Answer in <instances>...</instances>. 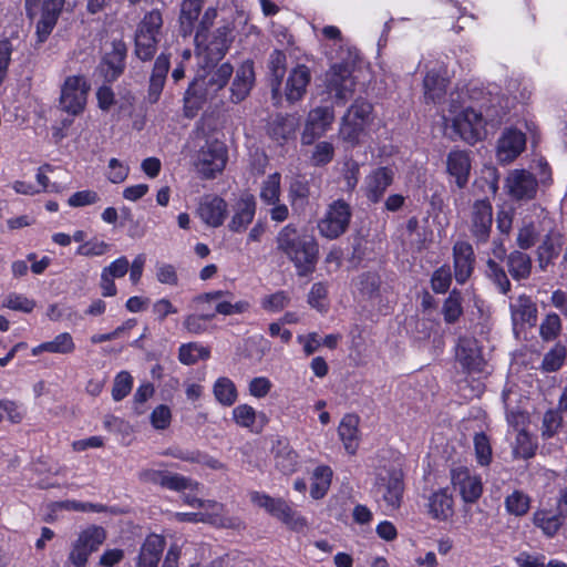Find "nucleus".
I'll return each mask as SVG.
<instances>
[{"label": "nucleus", "instance_id": "e433bc0d", "mask_svg": "<svg viewBox=\"0 0 567 567\" xmlns=\"http://www.w3.org/2000/svg\"><path fill=\"white\" fill-rule=\"evenodd\" d=\"M358 425L359 420L352 414L344 415L339 424L338 432L340 440L346 451L350 454H354L359 446Z\"/></svg>", "mask_w": 567, "mask_h": 567}, {"label": "nucleus", "instance_id": "bb28decb", "mask_svg": "<svg viewBox=\"0 0 567 567\" xmlns=\"http://www.w3.org/2000/svg\"><path fill=\"white\" fill-rule=\"evenodd\" d=\"M254 82V63L248 60L243 62L235 73V78L230 85V101L233 103L244 101L248 96Z\"/></svg>", "mask_w": 567, "mask_h": 567}, {"label": "nucleus", "instance_id": "09e8293b", "mask_svg": "<svg viewBox=\"0 0 567 567\" xmlns=\"http://www.w3.org/2000/svg\"><path fill=\"white\" fill-rule=\"evenodd\" d=\"M47 352L68 355L75 351V342L69 332H61L52 340L45 341Z\"/></svg>", "mask_w": 567, "mask_h": 567}, {"label": "nucleus", "instance_id": "864d4df0", "mask_svg": "<svg viewBox=\"0 0 567 567\" xmlns=\"http://www.w3.org/2000/svg\"><path fill=\"white\" fill-rule=\"evenodd\" d=\"M133 388V377L127 371L118 372L113 382L112 398L118 402L123 400Z\"/></svg>", "mask_w": 567, "mask_h": 567}, {"label": "nucleus", "instance_id": "4d7b16f0", "mask_svg": "<svg viewBox=\"0 0 567 567\" xmlns=\"http://www.w3.org/2000/svg\"><path fill=\"white\" fill-rule=\"evenodd\" d=\"M2 307L29 313L34 309L35 301L33 299H29L24 295L11 292L6 296Z\"/></svg>", "mask_w": 567, "mask_h": 567}, {"label": "nucleus", "instance_id": "de8ad7c7", "mask_svg": "<svg viewBox=\"0 0 567 567\" xmlns=\"http://www.w3.org/2000/svg\"><path fill=\"white\" fill-rule=\"evenodd\" d=\"M504 504L508 514L524 516L530 508V497L522 491H514L505 497Z\"/></svg>", "mask_w": 567, "mask_h": 567}, {"label": "nucleus", "instance_id": "49530a36", "mask_svg": "<svg viewBox=\"0 0 567 567\" xmlns=\"http://www.w3.org/2000/svg\"><path fill=\"white\" fill-rule=\"evenodd\" d=\"M162 25V13L159 10H152L144 14L137 25L135 33L143 35H154V38L159 39Z\"/></svg>", "mask_w": 567, "mask_h": 567}, {"label": "nucleus", "instance_id": "c9c22d12", "mask_svg": "<svg viewBox=\"0 0 567 567\" xmlns=\"http://www.w3.org/2000/svg\"><path fill=\"white\" fill-rule=\"evenodd\" d=\"M163 549L164 539L161 536H148L142 545L137 567H157Z\"/></svg>", "mask_w": 567, "mask_h": 567}, {"label": "nucleus", "instance_id": "2f4dec72", "mask_svg": "<svg viewBox=\"0 0 567 567\" xmlns=\"http://www.w3.org/2000/svg\"><path fill=\"white\" fill-rule=\"evenodd\" d=\"M446 168L450 176L455 178L457 187H465L471 172L468 153L460 150L450 152L446 159Z\"/></svg>", "mask_w": 567, "mask_h": 567}, {"label": "nucleus", "instance_id": "f03ea898", "mask_svg": "<svg viewBox=\"0 0 567 567\" xmlns=\"http://www.w3.org/2000/svg\"><path fill=\"white\" fill-rule=\"evenodd\" d=\"M216 18V8H207L195 32L198 64L204 63L205 68L217 64L225 56L233 41L231 28L228 24L218 27L208 37L207 31L214 24Z\"/></svg>", "mask_w": 567, "mask_h": 567}, {"label": "nucleus", "instance_id": "c03bdc74", "mask_svg": "<svg viewBox=\"0 0 567 567\" xmlns=\"http://www.w3.org/2000/svg\"><path fill=\"white\" fill-rule=\"evenodd\" d=\"M514 441L512 442L513 453L516 457L529 458L534 456L536 443L527 430H519L513 433Z\"/></svg>", "mask_w": 567, "mask_h": 567}, {"label": "nucleus", "instance_id": "338daca9", "mask_svg": "<svg viewBox=\"0 0 567 567\" xmlns=\"http://www.w3.org/2000/svg\"><path fill=\"white\" fill-rule=\"evenodd\" d=\"M333 155V145L329 142H320L315 146L311 155V163L315 166H323L332 161Z\"/></svg>", "mask_w": 567, "mask_h": 567}, {"label": "nucleus", "instance_id": "f704fd0d", "mask_svg": "<svg viewBox=\"0 0 567 567\" xmlns=\"http://www.w3.org/2000/svg\"><path fill=\"white\" fill-rule=\"evenodd\" d=\"M203 9V0H183L181 3L179 24L184 35L196 32L198 18Z\"/></svg>", "mask_w": 567, "mask_h": 567}, {"label": "nucleus", "instance_id": "58836bf2", "mask_svg": "<svg viewBox=\"0 0 567 567\" xmlns=\"http://www.w3.org/2000/svg\"><path fill=\"white\" fill-rule=\"evenodd\" d=\"M234 422L244 429H248L250 431H255L257 420H261L262 424L266 421V415L260 412L258 413L251 405L249 404H239L236 408L233 409L231 412Z\"/></svg>", "mask_w": 567, "mask_h": 567}, {"label": "nucleus", "instance_id": "37998d69", "mask_svg": "<svg viewBox=\"0 0 567 567\" xmlns=\"http://www.w3.org/2000/svg\"><path fill=\"white\" fill-rule=\"evenodd\" d=\"M209 355V349L197 342L183 343L178 349V360L185 365H193L199 360H207Z\"/></svg>", "mask_w": 567, "mask_h": 567}, {"label": "nucleus", "instance_id": "052dcab7", "mask_svg": "<svg viewBox=\"0 0 567 567\" xmlns=\"http://www.w3.org/2000/svg\"><path fill=\"white\" fill-rule=\"evenodd\" d=\"M111 248V245L104 240L92 238L81 244L76 249V255L84 257H99L106 254Z\"/></svg>", "mask_w": 567, "mask_h": 567}, {"label": "nucleus", "instance_id": "20e7f679", "mask_svg": "<svg viewBox=\"0 0 567 567\" xmlns=\"http://www.w3.org/2000/svg\"><path fill=\"white\" fill-rule=\"evenodd\" d=\"M458 97V93L450 95V115L443 116L444 132L452 140L461 138L474 144L484 137L487 120L482 112L472 107L461 109L457 105Z\"/></svg>", "mask_w": 567, "mask_h": 567}, {"label": "nucleus", "instance_id": "393cba45", "mask_svg": "<svg viewBox=\"0 0 567 567\" xmlns=\"http://www.w3.org/2000/svg\"><path fill=\"white\" fill-rule=\"evenodd\" d=\"M427 514L437 522H447L454 515V498L447 488H440L427 497Z\"/></svg>", "mask_w": 567, "mask_h": 567}, {"label": "nucleus", "instance_id": "f8f14e48", "mask_svg": "<svg viewBox=\"0 0 567 567\" xmlns=\"http://www.w3.org/2000/svg\"><path fill=\"white\" fill-rule=\"evenodd\" d=\"M351 219L350 206L339 199L333 202L324 216L318 223V229L322 237L336 239L346 233Z\"/></svg>", "mask_w": 567, "mask_h": 567}, {"label": "nucleus", "instance_id": "6e6552de", "mask_svg": "<svg viewBox=\"0 0 567 567\" xmlns=\"http://www.w3.org/2000/svg\"><path fill=\"white\" fill-rule=\"evenodd\" d=\"M227 159L226 145L218 140H207L194 155L193 164L203 178L212 179L224 171Z\"/></svg>", "mask_w": 567, "mask_h": 567}, {"label": "nucleus", "instance_id": "a211bd4d", "mask_svg": "<svg viewBox=\"0 0 567 567\" xmlns=\"http://www.w3.org/2000/svg\"><path fill=\"white\" fill-rule=\"evenodd\" d=\"M334 112L331 106H318L308 114L302 133V142L310 144L317 137L322 136L332 125Z\"/></svg>", "mask_w": 567, "mask_h": 567}, {"label": "nucleus", "instance_id": "dca6fc26", "mask_svg": "<svg viewBox=\"0 0 567 567\" xmlns=\"http://www.w3.org/2000/svg\"><path fill=\"white\" fill-rule=\"evenodd\" d=\"M538 183L533 174L525 169L512 171L505 182L511 197L517 200H530L536 196Z\"/></svg>", "mask_w": 567, "mask_h": 567}, {"label": "nucleus", "instance_id": "4be33fe9", "mask_svg": "<svg viewBox=\"0 0 567 567\" xmlns=\"http://www.w3.org/2000/svg\"><path fill=\"white\" fill-rule=\"evenodd\" d=\"M197 215L205 225L217 228L226 218L227 203L219 196H204L199 202Z\"/></svg>", "mask_w": 567, "mask_h": 567}, {"label": "nucleus", "instance_id": "8fccbe9b", "mask_svg": "<svg viewBox=\"0 0 567 567\" xmlns=\"http://www.w3.org/2000/svg\"><path fill=\"white\" fill-rule=\"evenodd\" d=\"M159 39L154 35H143L135 33V49L136 56L142 61L151 60L157 50Z\"/></svg>", "mask_w": 567, "mask_h": 567}, {"label": "nucleus", "instance_id": "0e129e2a", "mask_svg": "<svg viewBox=\"0 0 567 567\" xmlns=\"http://www.w3.org/2000/svg\"><path fill=\"white\" fill-rule=\"evenodd\" d=\"M487 275L498 287L502 293H506L511 288V282L504 269L493 259L487 260Z\"/></svg>", "mask_w": 567, "mask_h": 567}, {"label": "nucleus", "instance_id": "ea45409f", "mask_svg": "<svg viewBox=\"0 0 567 567\" xmlns=\"http://www.w3.org/2000/svg\"><path fill=\"white\" fill-rule=\"evenodd\" d=\"M507 266L511 276L515 280L526 279L532 271V259L527 254L515 250L508 255Z\"/></svg>", "mask_w": 567, "mask_h": 567}, {"label": "nucleus", "instance_id": "603ef678", "mask_svg": "<svg viewBox=\"0 0 567 567\" xmlns=\"http://www.w3.org/2000/svg\"><path fill=\"white\" fill-rule=\"evenodd\" d=\"M566 348L557 343L544 357L542 368L546 372H555L561 368L566 359Z\"/></svg>", "mask_w": 567, "mask_h": 567}, {"label": "nucleus", "instance_id": "79ce46f5", "mask_svg": "<svg viewBox=\"0 0 567 567\" xmlns=\"http://www.w3.org/2000/svg\"><path fill=\"white\" fill-rule=\"evenodd\" d=\"M213 393L215 399L225 406L233 405L238 396L235 383L226 377H220L215 381Z\"/></svg>", "mask_w": 567, "mask_h": 567}, {"label": "nucleus", "instance_id": "774afa93", "mask_svg": "<svg viewBox=\"0 0 567 567\" xmlns=\"http://www.w3.org/2000/svg\"><path fill=\"white\" fill-rule=\"evenodd\" d=\"M130 173V168L126 164L118 161L117 158H111L107 165V179L113 184L123 183Z\"/></svg>", "mask_w": 567, "mask_h": 567}, {"label": "nucleus", "instance_id": "1a4fd4ad", "mask_svg": "<svg viewBox=\"0 0 567 567\" xmlns=\"http://www.w3.org/2000/svg\"><path fill=\"white\" fill-rule=\"evenodd\" d=\"M91 85L84 75H69L60 87V109L73 116L83 113L87 103Z\"/></svg>", "mask_w": 567, "mask_h": 567}, {"label": "nucleus", "instance_id": "ddd939ff", "mask_svg": "<svg viewBox=\"0 0 567 567\" xmlns=\"http://www.w3.org/2000/svg\"><path fill=\"white\" fill-rule=\"evenodd\" d=\"M106 538L105 530L99 526H90L83 529L72 544L69 560L75 567H84L89 556L99 549Z\"/></svg>", "mask_w": 567, "mask_h": 567}, {"label": "nucleus", "instance_id": "39448f33", "mask_svg": "<svg viewBox=\"0 0 567 567\" xmlns=\"http://www.w3.org/2000/svg\"><path fill=\"white\" fill-rule=\"evenodd\" d=\"M403 488V473L399 465L391 463L377 470L374 491L386 512L400 507Z\"/></svg>", "mask_w": 567, "mask_h": 567}, {"label": "nucleus", "instance_id": "c756f323", "mask_svg": "<svg viewBox=\"0 0 567 567\" xmlns=\"http://www.w3.org/2000/svg\"><path fill=\"white\" fill-rule=\"evenodd\" d=\"M311 80V73L308 66L299 64L291 70L286 82V99L293 103L303 97Z\"/></svg>", "mask_w": 567, "mask_h": 567}, {"label": "nucleus", "instance_id": "6e6d98bb", "mask_svg": "<svg viewBox=\"0 0 567 567\" xmlns=\"http://www.w3.org/2000/svg\"><path fill=\"white\" fill-rule=\"evenodd\" d=\"M328 288L323 282H316L312 285L309 295H308V303L316 310L320 312H326L328 310Z\"/></svg>", "mask_w": 567, "mask_h": 567}, {"label": "nucleus", "instance_id": "4c0bfd02", "mask_svg": "<svg viewBox=\"0 0 567 567\" xmlns=\"http://www.w3.org/2000/svg\"><path fill=\"white\" fill-rule=\"evenodd\" d=\"M275 465L284 474H291L298 467V454L285 441L279 440L274 446Z\"/></svg>", "mask_w": 567, "mask_h": 567}, {"label": "nucleus", "instance_id": "b1692460", "mask_svg": "<svg viewBox=\"0 0 567 567\" xmlns=\"http://www.w3.org/2000/svg\"><path fill=\"white\" fill-rule=\"evenodd\" d=\"M125 56V44L122 42L113 43L112 51L104 55L97 68V72L107 82L116 80L124 71Z\"/></svg>", "mask_w": 567, "mask_h": 567}, {"label": "nucleus", "instance_id": "473e14b6", "mask_svg": "<svg viewBox=\"0 0 567 567\" xmlns=\"http://www.w3.org/2000/svg\"><path fill=\"white\" fill-rule=\"evenodd\" d=\"M168 70V56L165 54L158 55L154 63V68L150 78L147 99L151 103H156L159 100Z\"/></svg>", "mask_w": 567, "mask_h": 567}, {"label": "nucleus", "instance_id": "0eeeda50", "mask_svg": "<svg viewBox=\"0 0 567 567\" xmlns=\"http://www.w3.org/2000/svg\"><path fill=\"white\" fill-rule=\"evenodd\" d=\"M357 59V54L350 53V61L332 64L324 75L327 93L337 104H343L353 93Z\"/></svg>", "mask_w": 567, "mask_h": 567}, {"label": "nucleus", "instance_id": "a19ab883", "mask_svg": "<svg viewBox=\"0 0 567 567\" xmlns=\"http://www.w3.org/2000/svg\"><path fill=\"white\" fill-rule=\"evenodd\" d=\"M332 478V470L329 466L321 465L318 466L312 474L311 477V488H310V495L315 499L322 498L331 484Z\"/></svg>", "mask_w": 567, "mask_h": 567}, {"label": "nucleus", "instance_id": "cd10ccee", "mask_svg": "<svg viewBox=\"0 0 567 567\" xmlns=\"http://www.w3.org/2000/svg\"><path fill=\"white\" fill-rule=\"evenodd\" d=\"M455 279L464 284L474 269V251L467 241H457L453 247Z\"/></svg>", "mask_w": 567, "mask_h": 567}, {"label": "nucleus", "instance_id": "3c124183", "mask_svg": "<svg viewBox=\"0 0 567 567\" xmlns=\"http://www.w3.org/2000/svg\"><path fill=\"white\" fill-rule=\"evenodd\" d=\"M561 328L560 317L555 312L547 313L539 324V336L544 341H553L560 334Z\"/></svg>", "mask_w": 567, "mask_h": 567}, {"label": "nucleus", "instance_id": "c85d7f7f", "mask_svg": "<svg viewBox=\"0 0 567 567\" xmlns=\"http://www.w3.org/2000/svg\"><path fill=\"white\" fill-rule=\"evenodd\" d=\"M393 173L391 169L380 167L365 177L364 195L372 203H378L386 188L392 184Z\"/></svg>", "mask_w": 567, "mask_h": 567}, {"label": "nucleus", "instance_id": "680f3d73", "mask_svg": "<svg viewBox=\"0 0 567 567\" xmlns=\"http://www.w3.org/2000/svg\"><path fill=\"white\" fill-rule=\"evenodd\" d=\"M215 317L214 312L203 315H188L184 319V328L192 334H200L206 331V321Z\"/></svg>", "mask_w": 567, "mask_h": 567}, {"label": "nucleus", "instance_id": "9b49d317", "mask_svg": "<svg viewBox=\"0 0 567 567\" xmlns=\"http://www.w3.org/2000/svg\"><path fill=\"white\" fill-rule=\"evenodd\" d=\"M455 358L463 371L468 375H486L487 363L482 353V347L473 337H461L455 348Z\"/></svg>", "mask_w": 567, "mask_h": 567}, {"label": "nucleus", "instance_id": "a18cd8bd", "mask_svg": "<svg viewBox=\"0 0 567 567\" xmlns=\"http://www.w3.org/2000/svg\"><path fill=\"white\" fill-rule=\"evenodd\" d=\"M280 179L279 173L267 176L260 187V198L267 205H276L280 199Z\"/></svg>", "mask_w": 567, "mask_h": 567}, {"label": "nucleus", "instance_id": "a878e982", "mask_svg": "<svg viewBox=\"0 0 567 567\" xmlns=\"http://www.w3.org/2000/svg\"><path fill=\"white\" fill-rule=\"evenodd\" d=\"M525 135L515 128L505 131L498 140L497 157L503 163L512 162L525 148Z\"/></svg>", "mask_w": 567, "mask_h": 567}, {"label": "nucleus", "instance_id": "13d9d810", "mask_svg": "<svg viewBox=\"0 0 567 567\" xmlns=\"http://www.w3.org/2000/svg\"><path fill=\"white\" fill-rule=\"evenodd\" d=\"M528 420V414L519 408L509 410L506 405V421L508 424L507 436L511 437L513 433H516L519 430H526Z\"/></svg>", "mask_w": 567, "mask_h": 567}, {"label": "nucleus", "instance_id": "f257e3e1", "mask_svg": "<svg viewBox=\"0 0 567 567\" xmlns=\"http://www.w3.org/2000/svg\"><path fill=\"white\" fill-rule=\"evenodd\" d=\"M276 245L277 249L293 264L299 276H307L315 270L319 246L308 231L288 224L278 233Z\"/></svg>", "mask_w": 567, "mask_h": 567}, {"label": "nucleus", "instance_id": "423d86ee", "mask_svg": "<svg viewBox=\"0 0 567 567\" xmlns=\"http://www.w3.org/2000/svg\"><path fill=\"white\" fill-rule=\"evenodd\" d=\"M372 104L363 100H355L343 115L339 128L340 137L357 145L367 135V128L373 122Z\"/></svg>", "mask_w": 567, "mask_h": 567}, {"label": "nucleus", "instance_id": "7ed1b4c3", "mask_svg": "<svg viewBox=\"0 0 567 567\" xmlns=\"http://www.w3.org/2000/svg\"><path fill=\"white\" fill-rule=\"evenodd\" d=\"M202 72L197 74L185 93V109L187 114L197 111L206 101H213L218 96L228 83L234 69L231 64L225 62L220 65L210 64L205 68L204 63L199 64Z\"/></svg>", "mask_w": 567, "mask_h": 567}, {"label": "nucleus", "instance_id": "412c9836", "mask_svg": "<svg viewBox=\"0 0 567 567\" xmlns=\"http://www.w3.org/2000/svg\"><path fill=\"white\" fill-rule=\"evenodd\" d=\"M449 83L447 70L443 64L436 63L431 68L423 80L425 101L440 103L446 93Z\"/></svg>", "mask_w": 567, "mask_h": 567}, {"label": "nucleus", "instance_id": "2eb2a0df", "mask_svg": "<svg viewBox=\"0 0 567 567\" xmlns=\"http://www.w3.org/2000/svg\"><path fill=\"white\" fill-rule=\"evenodd\" d=\"M493 223V208L488 200H476L470 214V231L476 244H485L491 234Z\"/></svg>", "mask_w": 567, "mask_h": 567}, {"label": "nucleus", "instance_id": "6ab92c4d", "mask_svg": "<svg viewBox=\"0 0 567 567\" xmlns=\"http://www.w3.org/2000/svg\"><path fill=\"white\" fill-rule=\"evenodd\" d=\"M511 319L514 328L534 327L537 322V305L532 297L523 293L511 298L509 301Z\"/></svg>", "mask_w": 567, "mask_h": 567}, {"label": "nucleus", "instance_id": "4468645a", "mask_svg": "<svg viewBox=\"0 0 567 567\" xmlns=\"http://www.w3.org/2000/svg\"><path fill=\"white\" fill-rule=\"evenodd\" d=\"M451 484L462 501L467 504L476 503L483 494L481 475L466 466H457L451 470Z\"/></svg>", "mask_w": 567, "mask_h": 567}, {"label": "nucleus", "instance_id": "e2e57ef3", "mask_svg": "<svg viewBox=\"0 0 567 567\" xmlns=\"http://www.w3.org/2000/svg\"><path fill=\"white\" fill-rule=\"evenodd\" d=\"M290 302V297L286 291H277L271 295H267L261 299V307L266 311L278 312L286 308Z\"/></svg>", "mask_w": 567, "mask_h": 567}, {"label": "nucleus", "instance_id": "5701e85b", "mask_svg": "<svg viewBox=\"0 0 567 567\" xmlns=\"http://www.w3.org/2000/svg\"><path fill=\"white\" fill-rule=\"evenodd\" d=\"M141 480L147 483L158 484L172 491L195 489L198 484L179 474L167 471L145 470L141 473Z\"/></svg>", "mask_w": 567, "mask_h": 567}, {"label": "nucleus", "instance_id": "aec40b11", "mask_svg": "<svg viewBox=\"0 0 567 567\" xmlns=\"http://www.w3.org/2000/svg\"><path fill=\"white\" fill-rule=\"evenodd\" d=\"M233 295L229 291L216 290L197 296L194 301L198 305L215 303V315L231 316L243 313L249 308L247 301L233 302Z\"/></svg>", "mask_w": 567, "mask_h": 567}, {"label": "nucleus", "instance_id": "7c9ffc66", "mask_svg": "<svg viewBox=\"0 0 567 567\" xmlns=\"http://www.w3.org/2000/svg\"><path fill=\"white\" fill-rule=\"evenodd\" d=\"M256 214V200L252 195H243L235 205L234 215L228 225L235 233L244 231L252 221Z\"/></svg>", "mask_w": 567, "mask_h": 567}, {"label": "nucleus", "instance_id": "bf43d9fd", "mask_svg": "<svg viewBox=\"0 0 567 567\" xmlns=\"http://www.w3.org/2000/svg\"><path fill=\"white\" fill-rule=\"evenodd\" d=\"M474 449L477 463L482 466L488 465L492 461V447L488 437L484 433L475 434Z\"/></svg>", "mask_w": 567, "mask_h": 567}, {"label": "nucleus", "instance_id": "69168bd1", "mask_svg": "<svg viewBox=\"0 0 567 567\" xmlns=\"http://www.w3.org/2000/svg\"><path fill=\"white\" fill-rule=\"evenodd\" d=\"M561 415L556 410H548L543 416L542 435L553 437L561 426Z\"/></svg>", "mask_w": 567, "mask_h": 567}, {"label": "nucleus", "instance_id": "f3484780", "mask_svg": "<svg viewBox=\"0 0 567 567\" xmlns=\"http://www.w3.org/2000/svg\"><path fill=\"white\" fill-rule=\"evenodd\" d=\"M65 0H42L35 24V34L39 43H43L52 33L63 10Z\"/></svg>", "mask_w": 567, "mask_h": 567}, {"label": "nucleus", "instance_id": "9d476101", "mask_svg": "<svg viewBox=\"0 0 567 567\" xmlns=\"http://www.w3.org/2000/svg\"><path fill=\"white\" fill-rule=\"evenodd\" d=\"M250 499L293 530L300 532L307 527V519L282 498H274L265 493L254 492L250 494Z\"/></svg>", "mask_w": 567, "mask_h": 567}, {"label": "nucleus", "instance_id": "5fc2aeb1", "mask_svg": "<svg viewBox=\"0 0 567 567\" xmlns=\"http://www.w3.org/2000/svg\"><path fill=\"white\" fill-rule=\"evenodd\" d=\"M444 320L449 323L455 322L462 315V298L460 292L453 290L443 305Z\"/></svg>", "mask_w": 567, "mask_h": 567}, {"label": "nucleus", "instance_id": "72a5a7b5", "mask_svg": "<svg viewBox=\"0 0 567 567\" xmlns=\"http://www.w3.org/2000/svg\"><path fill=\"white\" fill-rule=\"evenodd\" d=\"M565 517L561 512L553 509H537L533 514V523L547 537H554L563 526Z\"/></svg>", "mask_w": 567, "mask_h": 567}]
</instances>
